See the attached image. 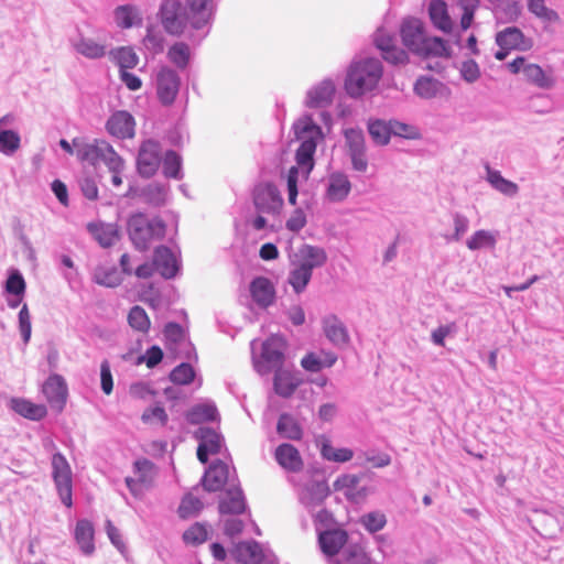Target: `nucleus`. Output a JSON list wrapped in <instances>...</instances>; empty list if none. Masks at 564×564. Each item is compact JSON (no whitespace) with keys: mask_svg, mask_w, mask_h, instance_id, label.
<instances>
[{"mask_svg":"<svg viewBox=\"0 0 564 564\" xmlns=\"http://www.w3.org/2000/svg\"><path fill=\"white\" fill-rule=\"evenodd\" d=\"M507 67L509 72L514 75L522 72L527 82L541 89H551L555 85V78L551 73H546L538 64L527 63L523 56H518L512 62L508 63Z\"/></svg>","mask_w":564,"mask_h":564,"instance_id":"nucleus-7","label":"nucleus"},{"mask_svg":"<svg viewBox=\"0 0 564 564\" xmlns=\"http://www.w3.org/2000/svg\"><path fill=\"white\" fill-rule=\"evenodd\" d=\"M107 141L105 140H94L91 143L77 142L74 140V147L76 148L77 158L82 161L89 162L95 164L100 161L101 152L104 151V147Z\"/></svg>","mask_w":564,"mask_h":564,"instance_id":"nucleus-39","label":"nucleus"},{"mask_svg":"<svg viewBox=\"0 0 564 564\" xmlns=\"http://www.w3.org/2000/svg\"><path fill=\"white\" fill-rule=\"evenodd\" d=\"M100 161H102L110 172H123L124 170V161L123 159L113 150V148L106 142L102 148Z\"/></svg>","mask_w":564,"mask_h":564,"instance_id":"nucleus-60","label":"nucleus"},{"mask_svg":"<svg viewBox=\"0 0 564 564\" xmlns=\"http://www.w3.org/2000/svg\"><path fill=\"white\" fill-rule=\"evenodd\" d=\"M25 280L17 269H10L4 284L6 301L11 308H17L25 295Z\"/></svg>","mask_w":564,"mask_h":564,"instance_id":"nucleus-23","label":"nucleus"},{"mask_svg":"<svg viewBox=\"0 0 564 564\" xmlns=\"http://www.w3.org/2000/svg\"><path fill=\"white\" fill-rule=\"evenodd\" d=\"M73 46L78 54L89 59H98L106 55L105 45L99 44L95 40L85 37L83 35L73 42Z\"/></svg>","mask_w":564,"mask_h":564,"instance_id":"nucleus-41","label":"nucleus"},{"mask_svg":"<svg viewBox=\"0 0 564 564\" xmlns=\"http://www.w3.org/2000/svg\"><path fill=\"white\" fill-rule=\"evenodd\" d=\"M163 174L166 178L182 180L184 174L182 170V158L174 150H167L161 163Z\"/></svg>","mask_w":564,"mask_h":564,"instance_id":"nucleus-47","label":"nucleus"},{"mask_svg":"<svg viewBox=\"0 0 564 564\" xmlns=\"http://www.w3.org/2000/svg\"><path fill=\"white\" fill-rule=\"evenodd\" d=\"M486 170L487 181L492 188L508 197H514L518 195L519 186L516 183L505 178L500 171L494 170L489 165L486 166Z\"/></svg>","mask_w":564,"mask_h":564,"instance_id":"nucleus-38","label":"nucleus"},{"mask_svg":"<svg viewBox=\"0 0 564 564\" xmlns=\"http://www.w3.org/2000/svg\"><path fill=\"white\" fill-rule=\"evenodd\" d=\"M329 492L326 480H313L306 485L302 501L306 507H316L323 503Z\"/></svg>","mask_w":564,"mask_h":564,"instance_id":"nucleus-35","label":"nucleus"},{"mask_svg":"<svg viewBox=\"0 0 564 564\" xmlns=\"http://www.w3.org/2000/svg\"><path fill=\"white\" fill-rule=\"evenodd\" d=\"M276 463L288 471L299 473L303 468V460L299 449L289 443L279 445L274 453Z\"/></svg>","mask_w":564,"mask_h":564,"instance_id":"nucleus-30","label":"nucleus"},{"mask_svg":"<svg viewBox=\"0 0 564 564\" xmlns=\"http://www.w3.org/2000/svg\"><path fill=\"white\" fill-rule=\"evenodd\" d=\"M91 231L95 239L104 248L113 246L118 240V231L112 225H100Z\"/></svg>","mask_w":564,"mask_h":564,"instance_id":"nucleus-61","label":"nucleus"},{"mask_svg":"<svg viewBox=\"0 0 564 564\" xmlns=\"http://www.w3.org/2000/svg\"><path fill=\"white\" fill-rule=\"evenodd\" d=\"M167 58L178 69H185L188 66L191 59L189 46L184 42L174 43L167 51Z\"/></svg>","mask_w":564,"mask_h":564,"instance_id":"nucleus-51","label":"nucleus"},{"mask_svg":"<svg viewBox=\"0 0 564 564\" xmlns=\"http://www.w3.org/2000/svg\"><path fill=\"white\" fill-rule=\"evenodd\" d=\"M312 275L313 273L307 271L304 267L292 263V269L289 272L288 282L296 294H301L305 291L312 279Z\"/></svg>","mask_w":564,"mask_h":564,"instance_id":"nucleus-49","label":"nucleus"},{"mask_svg":"<svg viewBox=\"0 0 564 564\" xmlns=\"http://www.w3.org/2000/svg\"><path fill=\"white\" fill-rule=\"evenodd\" d=\"M50 406L57 412L63 411L68 394L65 379L57 373L51 375L42 387Z\"/></svg>","mask_w":564,"mask_h":564,"instance_id":"nucleus-17","label":"nucleus"},{"mask_svg":"<svg viewBox=\"0 0 564 564\" xmlns=\"http://www.w3.org/2000/svg\"><path fill=\"white\" fill-rule=\"evenodd\" d=\"M496 43L500 48L528 51L532 41L517 26H508L496 34Z\"/></svg>","mask_w":564,"mask_h":564,"instance_id":"nucleus-25","label":"nucleus"},{"mask_svg":"<svg viewBox=\"0 0 564 564\" xmlns=\"http://www.w3.org/2000/svg\"><path fill=\"white\" fill-rule=\"evenodd\" d=\"M111 59L118 65L119 73L134 68L139 63V56L130 46H120L110 51Z\"/></svg>","mask_w":564,"mask_h":564,"instance_id":"nucleus-42","label":"nucleus"},{"mask_svg":"<svg viewBox=\"0 0 564 564\" xmlns=\"http://www.w3.org/2000/svg\"><path fill=\"white\" fill-rule=\"evenodd\" d=\"M498 240V232L479 229L466 240V246L471 251L480 249H495Z\"/></svg>","mask_w":564,"mask_h":564,"instance_id":"nucleus-43","label":"nucleus"},{"mask_svg":"<svg viewBox=\"0 0 564 564\" xmlns=\"http://www.w3.org/2000/svg\"><path fill=\"white\" fill-rule=\"evenodd\" d=\"M113 21L122 30L141 26L143 22L139 8L134 4H121L113 10Z\"/></svg>","mask_w":564,"mask_h":564,"instance_id":"nucleus-32","label":"nucleus"},{"mask_svg":"<svg viewBox=\"0 0 564 564\" xmlns=\"http://www.w3.org/2000/svg\"><path fill=\"white\" fill-rule=\"evenodd\" d=\"M129 325L141 333H148L150 329V318L147 312L139 305L133 306L128 314Z\"/></svg>","mask_w":564,"mask_h":564,"instance_id":"nucleus-59","label":"nucleus"},{"mask_svg":"<svg viewBox=\"0 0 564 564\" xmlns=\"http://www.w3.org/2000/svg\"><path fill=\"white\" fill-rule=\"evenodd\" d=\"M400 33L404 46L414 54L423 44L426 36L422 21L415 18L404 19L401 24Z\"/></svg>","mask_w":564,"mask_h":564,"instance_id":"nucleus-21","label":"nucleus"},{"mask_svg":"<svg viewBox=\"0 0 564 564\" xmlns=\"http://www.w3.org/2000/svg\"><path fill=\"white\" fill-rule=\"evenodd\" d=\"M52 479L61 502L67 507L73 506V471L66 457L56 452L51 459Z\"/></svg>","mask_w":564,"mask_h":564,"instance_id":"nucleus-5","label":"nucleus"},{"mask_svg":"<svg viewBox=\"0 0 564 564\" xmlns=\"http://www.w3.org/2000/svg\"><path fill=\"white\" fill-rule=\"evenodd\" d=\"M11 408L25 419L40 421L47 414L45 405L35 404L24 399H12Z\"/></svg>","mask_w":564,"mask_h":564,"instance_id":"nucleus-37","label":"nucleus"},{"mask_svg":"<svg viewBox=\"0 0 564 564\" xmlns=\"http://www.w3.org/2000/svg\"><path fill=\"white\" fill-rule=\"evenodd\" d=\"M186 3L188 7L187 19L191 26L197 32L202 31L198 39V42H200L210 30L214 17L212 0H186Z\"/></svg>","mask_w":564,"mask_h":564,"instance_id":"nucleus-8","label":"nucleus"},{"mask_svg":"<svg viewBox=\"0 0 564 564\" xmlns=\"http://www.w3.org/2000/svg\"><path fill=\"white\" fill-rule=\"evenodd\" d=\"M375 44L381 51L384 61L393 65L405 64L408 62L405 51L397 47L394 36L386 33L383 30L379 29L376 32Z\"/></svg>","mask_w":564,"mask_h":564,"instance_id":"nucleus-19","label":"nucleus"},{"mask_svg":"<svg viewBox=\"0 0 564 564\" xmlns=\"http://www.w3.org/2000/svg\"><path fill=\"white\" fill-rule=\"evenodd\" d=\"M345 140L352 170L360 173L367 172L369 164L362 131L352 128L347 129L345 131Z\"/></svg>","mask_w":564,"mask_h":564,"instance_id":"nucleus-9","label":"nucleus"},{"mask_svg":"<svg viewBox=\"0 0 564 564\" xmlns=\"http://www.w3.org/2000/svg\"><path fill=\"white\" fill-rule=\"evenodd\" d=\"M182 538L187 545H200L209 538V527L206 523L195 522L184 531Z\"/></svg>","mask_w":564,"mask_h":564,"instance_id":"nucleus-50","label":"nucleus"},{"mask_svg":"<svg viewBox=\"0 0 564 564\" xmlns=\"http://www.w3.org/2000/svg\"><path fill=\"white\" fill-rule=\"evenodd\" d=\"M336 86L332 78H324L310 87L303 101L310 109H325L333 104Z\"/></svg>","mask_w":564,"mask_h":564,"instance_id":"nucleus-14","label":"nucleus"},{"mask_svg":"<svg viewBox=\"0 0 564 564\" xmlns=\"http://www.w3.org/2000/svg\"><path fill=\"white\" fill-rule=\"evenodd\" d=\"M203 507V501L199 498L192 494H187L182 498L177 513L181 519H188L191 517H196Z\"/></svg>","mask_w":564,"mask_h":564,"instance_id":"nucleus-58","label":"nucleus"},{"mask_svg":"<svg viewBox=\"0 0 564 564\" xmlns=\"http://www.w3.org/2000/svg\"><path fill=\"white\" fill-rule=\"evenodd\" d=\"M323 332L326 338L336 347L345 348L349 343V335L345 324L334 314L322 319Z\"/></svg>","mask_w":564,"mask_h":564,"instance_id":"nucleus-24","label":"nucleus"},{"mask_svg":"<svg viewBox=\"0 0 564 564\" xmlns=\"http://www.w3.org/2000/svg\"><path fill=\"white\" fill-rule=\"evenodd\" d=\"M94 281L107 288H115L122 281L121 273L115 265H98L94 272Z\"/></svg>","mask_w":564,"mask_h":564,"instance_id":"nucleus-48","label":"nucleus"},{"mask_svg":"<svg viewBox=\"0 0 564 564\" xmlns=\"http://www.w3.org/2000/svg\"><path fill=\"white\" fill-rule=\"evenodd\" d=\"M250 294L259 307L267 308L274 303L275 288L270 279L257 276L250 283Z\"/></svg>","mask_w":564,"mask_h":564,"instance_id":"nucleus-29","label":"nucleus"},{"mask_svg":"<svg viewBox=\"0 0 564 564\" xmlns=\"http://www.w3.org/2000/svg\"><path fill=\"white\" fill-rule=\"evenodd\" d=\"M186 421L192 425L205 422H214L219 419V413L214 403H199L192 406L185 414Z\"/></svg>","mask_w":564,"mask_h":564,"instance_id":"nucleus-34","label":"nucleus"},{"mask_svg":"<svg viewBox=\"0 0 564 564\" xmlns=\"http://www.w3.org/2000/svg\"><path fill=\"white\" fill-rule=\"evenodd\" d=\"M360 523L370 533H376L384 528L387 518L383 513L378 511L369 512L361 517Z\"/></svg>","mask_w":564,"mask_h":564,"instance_id":"nucleus-64","label":"nucleus"},{"mask_svg":"<svg viewBox=\"0 0 564 564\" xmlns=\"http://www.w3.org/2000/svg\"><path fill=\"white\" fill-rule=\"evenodd\" d=\"M444 85L431 76H421L414 83V93L423 99H432L436 97Z\"/></svg>","mask_w":564,"mask_h":564,"instance_id":"nucleus-45","label":"nucleus"},{"mask_svg":"<svg viewBox=\"0 0 564 564\" xmlns=\"http://www.w3.org/2000/svg\"><path fill=\"white\" fill-rule=\"evenodd\" d=\"M181 78L176 70L169 66H162L155 75L156 95L164 106L172 105L178 94Z\"/></svg>","mask_w":564,"mask_h":564,"instance_id":"nucleus-10","label":"nucleus"},{"mask_svg":"<svg viewBox=\"0 0 564 564\" xmlns=\"http://www.w3.org/2000/svg\"><path fill=\"white\" fill-rule=\"evenodd\" d=\"M137 478L126 477L124 482L129 491L140 498L145 489H149L155 477V465L148 458L137 459L133 464Z\"/></svg>","mask_w":564,"mask_h":564,"instance_id":"nucleus-12","label":"nucleus"},{"mask_svg":"<svg viewBox=\"0 0 564 564\" xmlns=\"http://www.w3.org/2000/svg\"><path fill=\"white\" fill-rule=\"evenodd\" d=\"M347 542L348 534L343 529L319 531L318 543L322 552L327 556L338 555Z\"/></svg>","mask_w":564,"mask_h":564,"instance_id":"nucleus-27","label":"nucleus"},{"mask_svg":"<svg viewBox=\"0 0 564 564\" xmlns=\"http://www.w3.org/2000/svg\"><path fill=\"white\" fill-rule=\"evenodd\" d=\"M429 15L432 23L443 32L452 30V20L447 11V4L443 0H433L429 6Z\"/></svg>","mask_w":564,"mask_h":564,"instance_id":"nucleus-36","label":"nucleus"},{"mask_svg":"<svg viewBox=\"0 0 564 564\" xmlns=\"http://www.w3.org/2000/svg\"><path fill=\"white\" fill-rule=\"evenodd\" d=\"M318 443L322 457L326 460L346 463L354 456L352 451L349 448H335L325 436H322Z\"/></svg>","mask_w":564,"mask_h":564,"instance_id":"nucleus-46","label":"nucleus"},{"mask_svg":"<svg viewBox=\"0 0 564 564\" xmlns=\"http://www.w3.org/2000/svg\"><path fill=\"white\" fill-rule=\"evenodd\" d=\"M327 261V253L322 247L304 243L293 254L291 263L304 267L313 273L314 269L322 268Z\"/></svg>","mask_w":564,"mask_h":564,"instance_id":"nucleus-18","label":"nucleus"},{"mask_svg":"<svg viewBox=\"0 0 564 564\" xmlns=\"http://www.w3.org/2000/svg\"><path fill=\"white\" fill-rule=\"evenodd\" d=\"M74 539L82 552L86 556H90L95 552V529L93 523L87 519H79L74 530Z\"/></svg>","mask_w":564,"mask_h":564,"instance_id":"nucleus-31","label":"nucleus"},{"mask_svg":"<svg viewBox=\"0 0 564 564\" xmlns=\"http://www.w3.org/2000/svg\"><path fill=\"white\" fill-rule=\"evenodd\" d=\"M195 378L193 367L187 362H182L170 373V380L176 384H189Z\"/></svg>","mask_w":564,"mask_h":564,"instance_id":"nucleus-63","label":"nucleus"},{"mask_svg":"<svg viewBox=\"0 0 564 564\" xmlns=\"http://www.w3.org/2000/svg\"><path fill=\"white\" fill-rule=\"evenodd\" d=\"M415 54L424 57H449L451 51L447 43L443 39L437 36H425L423 44L417 48Z\"/></svg>","mask_w":564,"mask_h":564,"instance_id":"nucleus-40","label":"nucleus"},{"mask_svg":"<svg viewBox=\"0 0 564 564\" xmlns=\"http://www.w3.org/2000/svg\"><path fill=\"white\" fill-rule=\"evenodd\" d=\"M134 118L127 111H117L107 120V131L118 138L128 139L134 135Z\"/></svg>","mask_w":564,"mask_h":564,"instance_id":"nucleus-28","label":"nucleus"},{"mask_svg":"<svg viewBox=\"0 0 564 564\" xmlns=\"http://www.w3.org/2000/svg\"><path fill=\"white\" fill-rule=\"evenodd\" d=\"M368 132L373 142L379 145L388 144L391 138L389 122L380 119L369 121Z\"/></svg>","mask_w":564,"mask_h":564,"instance_id":"nucleus-56","label":"nucleus"},{"mask_svg":"<svg viewBox=\"0 0 564 564\" xmlns=\"http://www.w3.org/2000/svg\"><path fill=\"white\" fill-rule=\"evenodd\" d=\"M247 510V502L239 482H234L226 489L225 497L219 500L220 514H241Z\"/></svg>","mask_w":564,"mask_h":564,"instance_id":"nucleus-20","label":"nucleus"},{"mask_svg":"<svg viewBox=\"0 0 564 564\" xmlns=\"http://www.w3.org/2000/svg\"><path fill=\"white\" fill-rule=\"evenodd\" d=\"M453 219L454 231L452 234L443 235L446 242H458L467 234L470 226V220L467 216L454 212L451 214Z\"/></svg>","mask_w":564,"mask_h":564,"instance_id":"nucleus-52","label":"nucleus"},{"mask_svg":"<svg viewBox=\"0 0 564 564\" xmlns=\"http://www.w3.org/2000/svg\"><path fill=\"white\" fill-rule=\"evenodd\" d=\"M234 482H239L236 470L234 469V476H230L229 466L220 459L212 463L202 479L203 487L208 492L219 491L226 485L230 487Z\"/></svg>","mask_w":564,"mask_h":564,"instance_id":"nucleus-13","label":"nucleus"},{"mask_svg":"<svg viewBox=\"0 0 564 564\" xmlns=\"http://www.w3.org/2000/svg\"><path fill=\"white\" fill-rule=\"evenodd\" d=\"M159 14L161 23L169 34L178 35L183 33L185 23L180 0H163Z\"/></svg>","mask_w":564,"mask_h":564,"instance_id":"nucleus-15","label":"nucleus"},{"mask_svg":"<svg viewBox=\"0 0 564 564\" xmlns=\"http://www.w3.org/2000/svg\"><path fill=\"white\" fill-rule=\"evenodd\" d=\"M273 372L275 393L282 398H290L301 384V380L292 371L283 369V367Z\"/></svg>","mask_w":564,"mask_h":564,"instance_id":"nucleus-33","label":"nucleus"},{"mask_svg":"<svg viewBox=\"0 0 564 564\" xmlns=\"http://www.w3.org/2000/svg\"><path fill=\"white\" fill-rule=\"evenodd\" d=\"M276 431L283 438L300 441L303 432L294 417L288 413H282L278 420Z\"/></svg>","mask_w":564,"mask_h":564,"instance_id":"nucleus-44","label":"nucleus"},{"mask_svg":"<svg viewBox=\"0 0 564 564\" xmlns=\"http://www.w3.org/2000/svg\"><path fill=\"white\" fill-rule=\"evenodd\" d=\"M293 131L301 141L295 153L296 165L301 167L304 178H307L314 167V154L317 141L323 139L322 128L311 115H304L293 123Z\"/></svg>","mask_w":564,"mask_h":564,"instance_id":"nucleus-2","label":"nucleus"},{"mask_svg":"<svg viewBox=\"0 0 564 564\" xmlns=\"http://www.w3.org/2000/svg\"><path fill=\"white\" fill-rule=\"evenodd\" d=\"M382 77V65L378 58L365 57L355 59L348 67L345 78V90L351 98H360L372 91Z\"/></svg>","mask_w":564,"mask_h":564,"instance_id":"nucleus-1","label":"nucleus"},{"mask_svg":"<svg viewBox=\"0 0 564 564\" xmlns=\"http://www.w3.org/2000/svg\"><path fill=\"white\" fill-rule=\"evenodd\" d=\"M127 229L134 248L145 251L152 241L161 240L164 237L166 225L160 217H149L143 213H135L129 217Z\"/></svg>","mask_w":564,"mask_h":564,"instance_id":"nucleus-3","label":"nucleus"},{"mask_svg":"<svg viewBox=\"0 0 564 564\" xmlns=\"http://www.w3.org/2000/svg\"><path fill=\"white\" fill-rule=\"evenodd\" d=\"M167 191L166 184L153 182L143 188V196L149 204L162 206L166 202Z\"/></svg>","mask_w":564,"mask_h":564,"instance_id":"nucleus-55","label":"nucleus"},{"mask_svg":"<svg viewBox=\"0 0 564 564\" xmlns=\"http://www.w3.org/2000/svg\"><path fill=\"white\" fill-rule=\"evenodd\" d=\"M337 564H365L367 561L364 547L359 544H347L339 552Z\"/></svg>","mask_w":564,"mask_h":564,"instance_id":"nucleus-53","label":"nucleus"},{"mask_svg":"<svg viewBox=\"0 0 564 564\" xmlns=\"http://www.w3.org/2000/svg\"><path fill=\"white\" fill-rule=\"evenodd\" d=\"M528 10L544 22L553 23L560 20L558 13L546 7L544 0H528Z\"/></svg>","mask_w":564,"mask_h":564,"instance_id":"nucleus-57","label":"nucleus"},{"mask_svg":"<svg viewBox=\"0 0 564 564\" xmlns=\"http://www.w3.org/2000/svg\"><path fill=\"white\" fill-rule=\"evenodd\" d=\"M236 557L239 562L254 564H275V556L262 547V545L254 541H245L236 545Z\"/></svg>","mask_w":564,"mask_h":564,"instance_id":"nucleus-16","label":"nucleus"},{"mask_svg":"<svg viewBox=\"0 0 564 564\" xmlns=\"http://www.w3.org/2000/svg\"><path fill=\"white\" fill-rule=\"evenodd\" d=\"M497 14L503 22H516L522 14V4L518 0H510L497 7Z\"/></svg>","mask_w":564,"mask_h":564,"instance_id":"nucleus-62","label":"nucleus"},{"mask_svg":"<svg viewBox=\"0 0 564 564\" xmlns=\"http://www.w3.org/2000/svg\"><path fill=\"white\" fill-rule=\"evenodd\" d=\"M196 437L199 440V444H205V447L212 455H216L220 452L223 437L215 430L200 427L196 432Z\"/></svg>","mask_w":564,"mask_h":564,"instance_id":"nucleus-54","label":"nucleus"},{"mask_svg":"<svg viewBox=\"0 0 564 564\" xmlns=\"http://www.w3.org/2000/svg\"><path fill=\"white\" fill-rule=\"evenodd\" d=\"M153 261L156 271L164 279H173L180 271V262L176 256L166 246H159L154 249Z\"/></svg>","mask_w":564,"mask_h":564,"instance_id":"nucleus-22","label":"nucleus"},{"mask_svg":"<svg viewBox=\"0 0 564 564\" xmlns=\"http://www.w3.org/2000/svg\"><path fill=\"white\" fill-rule=\"evenodd\" d=\"M351 192V182L347 174L335 171L328 175L326 198L332 203L344 202Z\"/></svg>","mask_w":564,"mask_h":564,"instance_id":"nucleus-26","label":"nucleus"},{"mask_svg":"<svg viewBox=\"0 0 564 564\" xmlns=\"http://www.w3.org/2000/svg\"><path fill=\"white\" fill-rule=\"evenodd\" d=\"M253 204L261 214H279L283 199L280 191L272 183L259 184L253 189Z\"/></svg>","mask_w":564,"mask_h":564,"instance_id":"nucleus-11","label":"nucleus"},{"mask_svg":"<svg viewBox=\"0 0 564 564\" xmlns=\"http://www.w3.org/2000/svg\"><path fill=\"white\" fill-rule=\"evenodd\" d=\"M254 343L251 341L252 360L256 371L265 376L283 367L285 345L281 337L271 336L261 344V352L256 355Z\"/></svg>","mask_w":564,"mask_h":564,"instance_id":"nucleus-4","label":"nucleus"},{"mask_svg":"<svg viewBox=\"0 0 564 564\" xmlns=\"http://www.w3.org/2000/svg\"><path fill=\"white\" fill-rule=\"evenodd\" d=\"M164 152L159 141L153 139L144 140L138 151L137 171L141 177L150 178L159 170Z\"/></svg>","mask_w":564,"mask_h":564,"instance_id":"nucleus-6","label":"nucleus"}]
</instances>
